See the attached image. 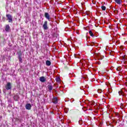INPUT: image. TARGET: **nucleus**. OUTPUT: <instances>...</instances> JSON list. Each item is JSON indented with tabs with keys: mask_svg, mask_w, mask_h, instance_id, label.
Wrapping results in <instances>:
<instances>
[{
	"mask_svg": "<svg viewBox=\"0 0 127 127\" xmlns=\"http://www.w3.org/2000/svg\"><path fill=\"white\" fill-rule=\"evenodd\" d=\"M47 23H48L47 21H45L43 25V27L45 30H47V29H48V26Z\"/></svg>",
	"mask_w": 127,
	"mask_h": 127,
	"instance_id": "4",
	"label": "nucleus"
},
{
	"mask_svg": "<svg viewBox=\"0 0 127 127\" xmlns=\"http://www.w3.org/2000/svg\"><path fill=\"white\" fill-rule=\"evenodd\" d=\"M101 8H102V10H106V6H102Z\"/></svg>",
	"mask_w": 127,
	"mask_h": 127,
	"instance_id": "19",
	"label": "nucleus"
},
{
	"mask_svg": "<svg viewBox=\"0 0 127 127\" xmlns=\"http://www.w3.org/2000/svg\"><path fill=\"white\" fill-rule=\"evenodd\" d=\"M18 54V60H19V61L21 63H22V58H21V55H22V54H21V52H20Z\"/></svg>",
	"mask_w": 127,
	"mask_h": 127,
	"instance_id": "10",
	"label": "nucleus"
},
{
	"mask_svg": "<svg viewBox=\"0 0 127 127\" xmlns=\"http://www.w3.org/2000/svg\"><path fill=\"white\" fill-rule=\"evenodd\" d=\"M5 89L7 90H10V89H11V84H10V82L7 83L5 86Z\"/></svg>",
	"mask_w": 127,
	"mask_h": 127,
	"instance_id": "5",
	"label": "nucleus"
},
{
	"mask_svg": "<svg viewBox=\"0 0 127 127\" xmlns=\"http://www.w3.org/2000/svg\"><path fill=\"white\" fill-rule=\"evenodd\" d=\"M14 99L15 101H18V96H14Z\"/></svg>",
	"mask_w": 127,
	"mask_h": 127,
	"instance_id": "18",
	"label": "nucleus"
},
{
	"mask_svg": "<svg viewBox=\"0 0 127 127\" xmlns=\"http://www.w3.org/2000/svg\"><path fill=\"white\" fill-rule=\"evenodd\" d=\"M122 70V67H119L117 68V71H121Z\"/></svg>",
	"mask_w": 127,
	"mask_h": 127,
	"instance_id": "21",
	"label": "nucleus"
},
{
	"mask_svg": "<svg viewBox=\"0 0 127 127\" xmlns=\"http://www.w3.org/2000/svg\"><path fill=\"white\" fill-rule=\"evenodd\" d=\"M114 115L116 116V117H117L118 118H120V114H119V113L115 112L114 113Z\"/></svg>",
	"mask_w": 127,
	"mask_h": 127,
	"instance_id": "17",
	"label": "nucleus"
},
{
	"mask_svg": "<svg viewBox=\"0 0 127 127\" xmlns=\"http://www.w3.org/2000/svg\"><path fill=\"white\" fill-rule=\"evenodd\" d=\"M89 33L90 35V36H92V37H94V36H95V35H94V33H93V32H92V31H89Z\"/></svg>",
	"mask_w": 127,
	"mask_h": 127,
	"instance_id": "16",
	"label": "nucleus"
},
{
	"mask_svg": "<svg viewBox=\"0 0 127 127\" xmlns=\"http://www.w3.org/2000/svg\"><path fill=\"white\" fill-rule=\"evenodd\" d=\"M39 80L40 82H42V83H44V82H46V78L44 76H41L40 77Z\"/></svg>",
	"mask_w": 127,
	"mask_h": 127,
	"instance_id": "8",
	"label": "nucleus"
},
{
	"mask_svg": "<svg viewBox=\"0 0 127 127\" xmlns=\"http://www.w3.org/2000/svg\"><path fill=\"white\" fill-rule=\"evenodd\" d=\"M86 103H88V107H89L90 108H89V110H92V108H94L95 110H99L100 109V104H97L94 102V101H92L91 102H90L89 101H86Z\"/></svg>",
	"mask_w": 127,
	"mask_h": 127,
	"instance_id": "1",
	"label": "nucleus"
},
{
	"mask_svg": "<svg viewBox=\"0 0 127 127\" xmlns=\"http://www.w3.org/2000/svg\"><path fill=\"white\" fill-rule=\"evenodd\" d=\"M5 31H6V32H9V31H10V27H9V25H5Z\"/></svg>",
	"mask_w": 127,
	"mask_h": 127,
	"instance_id": "7",
	"label": "nucleus"
},
{
	"mask_svg": "<svg viewBox=\"0 0 127 127\" xmlns=\"http://www.w3.org/2000/svg\"><path fill=\"white\" fill-rule=\"evenodd\" d=\"M120 96H126L127 95V90L125 88H123L119 92Z\"/></svg>",
	"mask_w": 127,
	"mask_h": 127,
	"instance_id": "2",
	"label": "nucleus"
},
{
	"mask_svg": "<svg viewBox=\"0 0 127 127\" xmlns=\"http://www.w3.org/2000/svg\"><path fill=\"white\" fill-rule=\"evenodd\" d=\"M121 109H124V104H121Z\"/></svg>",
	"mask_w": 127,
	"mask_h": 127,
	"instance_id": "22",
	"label": "nucleus"
},
{
	"mask_svg": "<svg viewBox=\"0 0 127 127\" xmlns=\"http://www.w3.org/2000/svg\"><path fill=\"white\" fill-rule=\"evenodd\" d=\"M25 108L26 110H31V105L30 104H27L25 105Z\"/></svg>",
	"mask_w": 127,
	"mask_h": 127,
	"instance_id": "11",
	"label": "nucleus"
},
{
	"mask_svg": "<svg viewBox=\"0 0 127 127\" xmlns=\"http://www.w3.org/2000/svg\"><path fill=\"white\" fill-rule=\"evenodd\" d=\"M91 45H92V46H93V45H95V43L94 42L91 43Z\"/></svg>",
	"mask_w": 127,
	"mask_h": 127,
	"instance_id": "23",
	"label": "nucleus"
},
{
	"mask_svg": "<svg viewBox=\"0 0 127 127\" xmlns=\"http://www.w3.org/2000/svg\"><path fill=\"white\" fill-rule=\"evenodd\" d=\"M115 1L117 4H121L123 2V0H115Z\"/></svg>",
	"mask_w": 127,
	"mask_h": 127,
	"instance_id": "13",
	"label": "nucleus"
},
{
	"mask_svg": "<svg viewBox=\"0 0 127 127\" xmlns=\"http://www.w3.org/2000/svg\"><path fill=\"white\" fill-rule=\"evenodd\" d=\"M103 92V90L102 89H98V93H99V94H101V93H102Z\"/></svg>",
	"mask_w": 127,
	"mask_h": 127,
	"instance_id": "20",
	"label": "nucleus"
},
{
	"mask_svg": "<svg viewBox=\"0 0 127 127\" xmlns=\"http://www.w3.org/2000/svg\"><path fill=\"white\" fill-rule=\"evenodd\" d=\"M112 92H113V90L112 89V88H109L108 90V92L105 94L107 98H110V94H111Z\"/></svg>",
	"mask_w": 127,
	"mask_h": 127,
	"instance_id": "3",
	"label": "nucleus"
},
{
	"mask_svg": "<svg viewBox=\"0 0 127 127\" xmlns=\"http://www.w3.org/2000/svg\"><path fill=\"white\" fill-rule=\"evenodd\" d=\"M6 16L9 20L8 21L9 22H11L12 21V17L10 14H6Z\"/></svg>",
	"mask_w": 127,
	"mask_h": 127,
	"instance_id": "6",
	"label": "nucleus"
},
{
	"mask_svg": "<svg viewBox=\"0 0 127 127\" xmlns=\"http://www.w3.org/2000/svg\"><path fill=\"white\" fill-rule=\"evenodd\" d=\"M46 65H47V66H50V65H51V62L49 60L46 61Z\"/></svg>",
	"mask_w": 127,
	"mask_h": 127,
	"instance_id": "14",
	"label": "nucleus"
},
{
	"mask_svg": "<svg viewBox=\"0 0 127 127\" xmlns=\"http://www.w3.org/2000/svg\"><path fill=\"white\" fill-rule=\"evenodd\" d=\"M45 17L46 18H47V19H48V20H49V21H50V15H49V13L45 12Z\"/></svg>",
	"mask_w": 127,
	"mask_h": 127,
	"instance_id": "9",
	"label": "nucleus"
},
{
	"mask_svg": "<svg viewBox=\"0 0 127 127\" xmlns=\"http://www.w3.org/2000/svg\"><path fill=\"white\" fill-rule=\"evenodd\" d=\"M48 89H49L50 91H52V90L53 89V87L51 85H49L48 86Z\"/></svg>",
	"mask_w": 127,
	"mask_h": 127,
	"instance_id": "15",
	"label": "nucleus"
},
{
	"mask_svg": "<svg viewBox=\"0 0 127 127\" xmlns=\"http://www.w3.org/2000/svg\"><path fill=\"white\" fill-rule=\"evenodd\" d=\"M53 103H54V104H57V103H58V98H57V97H54L53 99Z\"/></svg>",
	"mask_w": 127,
	"mask_h": 127,
	"instance_id": "12",
	"label": "nucleus"
}]
</instances>
